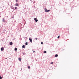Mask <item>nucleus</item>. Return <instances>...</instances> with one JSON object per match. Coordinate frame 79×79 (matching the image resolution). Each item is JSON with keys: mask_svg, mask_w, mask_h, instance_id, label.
Masks as SVG:
<instances>
[{"mask_svg": "<svg viewBox=\"0 0 79 79\" xmlns=\"http://www.w3.org/2000/svg\"><path fill=\"white\" fill-rule=\"evenodd\" d=\"M17 50V48H15V51H16Z\"/></svg>", "mask_w": 79, "mask_h": 79, "instance_id": "16", "label": "nucleus"}, {"mask_svg": "<svg viewBox=\"0 0 79 79\" xmlns=\"http://www.w3.org/2000/svg\"><path fill=\"white\" fill-rule=\"evenodd\" d=\"M15 10H17V9H18V7H15Z\"/></svg>", "mask_w": 79, "mask_h": 79, "instance_id": "15", "label": "nucleus"}, {"mask_svg": "<svg viewBox=\"0 0 79 79\" xmlns=\"http://www.w3.org/2000/svg\"><path fill=\"white\" fill-rule=\"evenodd\" d=\"M19 61H21V58H19Z\"/></svg>", "mask_w": 79, "mask_h": 79, "instance_id": "7", "label": "nucleus"}, {"mask_svg": "<svg viewBox=\"0 0 79 79\" xmlns=\"http://www.w3.org/2000/svg\"><path fill=\"white\" fill-rule=\"evenodd\" d=\"M44 10L45 12H48L49 11H50V10H47V9L46 8L44 9Z\"/></svg>", "mask_w": 79, "mask_h": 79, "instance_id": "1", "label": "nucleus"}, {"mask_svg": "<svg viewBox=\"0 0 79 79\" xmlns=\"http://www.w3.org/2000/svg\"><path fill=\"white\" fill-rule=\"evenodd\" d=\"M28 43L27 42H26L25 43V44L26 45H27Z\"/></svg>", "mask_w": 79, "mask_h": 79, "instance_id": "14", "label": "nucleus"}, {"mask_svg": "<svg viewBox=\"0 0 79 79\" xmlns=\"http://www.w3.org/2000/svg\"><path fill=\"white\" fill-rule=\"evenodd\" d=\"M25 47H26V46H25V45H23L22 46V48H25Z\"/></svg>", "mask_w": 79, "mask_h": 79, "instance_id": "9", "label": "nucleus"}, {"mask_svg": "<svg viewBox=\"0 0 79 79\" xmlns=\"http://www.w3.org/2000/svg\"><path fill=\"white\" fill-rule=\"evenodd\" d=\"M41 44H43V42H41Z\"/></svg>", "mask_w": 79, "mask_h": 79, "instance_id": "23", "label": "nucleus"}, {"mask_svg": "<svg viewBox=\"0 0 79 79\" xmlns=\"http://www.w3.org/2000/svg\"><path fill=\"white\" fill-rule=\"evenodd\" d=\"M58 39H59L60 38V36H58L57 37Z\"/></svg>", "mask_w": 79, "mask_h": 79, "instance_id": "20", "label": "nucleus"}, {"mask_svg": "<svg viewBox=\"0 0 79 79\" xmlns=\"http://www.w3.org/2000/svg\"><path fill=\"white\" fill-rule=\"evenodd\" d=\"M11 9H12L13 10H15V8H14V7H13V6H11Z\"/></svg>", "mask_w": 79, "mask_h": 79, "instance_id": "5", "label": "nucleus"}, {"mask_svg": "<svg viewBox=\"0 0 79 79\" xmlns=\"http://www.w3.org/2000/svg\"><path fill=\"white\" fill-rule=\"evenodd\" d=\"M18 0H16V2H18Z\"/></svg>", "mask_w": 79, "mask_h": 79, "instance_id": "22", "label": "nucleus"}, {"mask_svg": "<svg viewBox=\"0 0 79 79\" xmlns=\"http://www.w3.org/2000/svg\"><path fill=\"white\" fill-rule=\"evenodd\" d=\"M44 53H47V51H44Z\"/></svg>", "mask_w": 79, "mask_h": 79, "instance_id": "13", "label": "nucleus"}, {"mask_svg": "<svg viewBox=\"0 0 79 79\" xmlns=\"http://www.w3.org/2000/svg\"><path fill=\"white\" fill-rule=\"evenodd\" d=\"M50 64H53V62H52Z\"/></svg>", "mask_w": 79, "mask_h": 79, "instance_id": "19", "label": "nucleus"}, {"mask_svg": "<svg viewBox=\"0 0 79 79\" xmlns=\"http://www.w3.org/2000/svg\"><path fill=\"white\" fill-rule=\"evenodd\" d=\"M2 79V77L0 76V79Z\"/></svg>", "mask_w": 79, "mask_h": 79, "instance_id": "18", "label": "nucleus"}, {"mask_svg": "<svg viewBox=\"0 0 79 79\" xmlns=\"http://www.w3.org/2000/svg\"><path fill=\"white\" fill-rule=\"evenodd\" d=\"M28 69H30L31 67L30 66H28Z\"/></svg>", "mask_w": 79, "mask_h": 79, "instance_id": "17", "label": "nucleus"}, {"mask_svg": "<svg viewBox=\"0 0 79 79\" xmlns=\"http://www.w3.org/2000/svg\"><path fill=\"white\" fill-rule=\"evenodd\" d=\"M21 69H22V68H21Z\"/></svg>", "mask_w": 79, "mask_h": 79, "instance_id": "25", "label": "nucleus"}, {"mask_svg": "<svg viewBox=\"0 0 79 79\" xmlns=\"http://www.w3.org/2000/svg\"><path fill=\"white\" fill-rule=\"evenodd\" d=\"M1 51H3V50H4V48L3 47H2L1 48Z\"/></svg>", "mask_w": 79, "mask_h": 79, "instance_id": "4", "label": "nucleus"}, {"mask_svg": "<svg viewBox=\"0 0 79 79\" xmlns=\"http://www.w3.org/2000/svg\"><path fill=\"white\" fill-rule=\"evenodd\" d=\"M22 53L23 55H26V53L25 52H23Z\"/></svg>", "mask_w": 79, "mask_h": 79, "instance_id": "12", "label": "nucleus"}, {"mask_svg": "<svg viewBox=\"0 0 79 79\" xmlns=\"http://www.w3.org/2000/svg\"><path fill=\"white\" fill-rule=\"evenodd\" d=\"M15 6H19V4H18V3H16L15 4Z\"/></svg>", "mask_w": 79, "mask_h": 79, "instance_id": "11", "label": "nucleus"}, {"mask_svg": "<svg viewBox=\"0 0 79 79\" xmlns=\"http://www.w3.org/2000/svg\"><path fill=\"white\" fill-rule=\"evenodd\" d=\"M34 20H35V21L36 23H37V21H39V20L38 19H37V18H36L34 19Z\"/></svg>", "mask_w": 79, "mask_h": 79, "instance_id": "2", "label": "nucleus"}, {"mask_svg": "<svg viewBox=\"0 0 79 79\" xmlns=\"http://www.w3.org/2000/svg\"><path fill=\"white\" fill-rule=\"evenodd\" d=\"M35 52V51H33V52Z\"/></svg>", "mask_w": 79, "mask_h": 79, "instance_id": "24", "label": "nucleus"}, {"mask_svg": "<svg viewBox=\"0 0 79 79\" xmlns=\"http://www.w3.org/2000/svg\"><path fill=\"white\" fill-rule=\"evenodd\" d=\"M13 44V42H10V45H12Z\"/></svg>", "mask_w": 79, "mask_h": 79, "instance_id": "6", "label": "nucleus"}, {"mask_svg": "<svg viewBox=\"0 0 79 79\" xmlns=\"http://www.w3.org/2000/svg\"><path fill=\"white\" fill-rule=\"evenodd\" d=\"M29 40L31 43H32V39H31V38H29Z\"/></svg>", "mask_w": 79, "mask_h": 79, "instance_id": "3", "label": "nucleus"}, {"mask_svg": "<svg viewBox=\"0 0 79 79\" xmlns=\"http://www.w3.org/2000/svg\"><path fill=\"white\" fill-rule=\"evenodd\" d=\"M35 40H37L38 39L37 38H35Z\"/></svg>", "mask_w": 79, "mask_h": 79, "instance_id": "21", "label": "nucleus"}, {"mask_svg": "<svg viewBox=\"0 0 79 79\" xmlns=\"http://www.w3.org/2000/svg\"><path fill=\"white\" fill-rule=\"evenodd\" d=\"M58 55L57 54H56L55 55V57H58Z\"/></svg>", "mask_w": 79, "mask_h": 79, "instance_id": "10", "label": "nucleus"}, {"mask_svg": "<svg viewBox=\"0 0 79 79\" xmlns=\"http://www.w3.org/2000/svg\"><path fill=\"white\" fill-rule=\"evenodd\" d=\"M5 21V19L4 18L2 19V22H4Z\"/></svg>", "mask_w": 79, "mask_h": 79, "instance_id": "8", "label": "nucleus"}]
</instances>
